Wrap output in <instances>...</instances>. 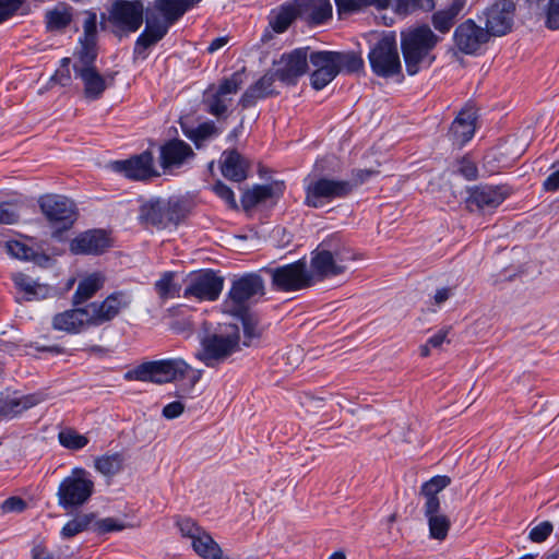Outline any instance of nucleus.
Instances as JSON below:
<instances>
[{"label": "nucleus", "mask_w": 559, "mask_h": 559, "mask_svg": "<svg viewBox=\"0 0 559 559\" xmlns=\"http://www.w3.org/2000/svg\"><path fill=\"white\" fill-rule=\"evenodd\" d=\"M202 371L192 369L181 358H169L145 361L126 373L127 380L153 382L156 384L169 383L180 379H188L189 384H182L175 395L180 399L191 396L194 385L201 379Z\"/></svg>", "instance_id": "1"}, {"label": "nucleus", "mask_w": 559, "mask_h": 559, "mask_svg": "<svg viewBox=\"0 0 559 559\" xmlns=\"http://www.w3.org/2000/svg\"><path fill=\"white\" fill-rule=\"evenodd\" d=\"M441 39L427 24L411 26L401 33V49L409 75L432 64L433 50Z\"/></svg>", "instance_id": "2"}, {"label": "nucleus", "mask_w": 559, "mask_h": 559, "mask_svg": "<svg viewBox=\"0 0 559 559\" xmlns=\"http://www.w3.org/2000/svg\"><path fill=\"white\" fill-rule=\"evenodd\" d=\"M352 260H354L352 249L337 235H333L312 251L310 273L314 276V282L336 276L346 271V262Z\"/></svg>", "instance_id": "3"}, {"label": "nucleus", "mask_w": 559, "mask_h": 559, "mask_svg": "<svg viewBox=\"0 0 559 559\" xmlns=\"http://www.w3.org/2000/svg\"><path fill=\"white\" fill-rule=\"evenodd\" d=\"M240 350V331L237 324H224L201 341V350L197 358L213 368Z\"/></svg>", "instance_id": "4"}, {"label": "nucleus", "mask_w": 559, "mask_h": 559, "mask_svg": "<svg viewBox=\"0 0 559 559\" xmlns=\"http://www.w3.org/2000/svg\"><path fill=\"white\" fill-rule=\"evenodd\" d=\"M265 294L263 278L257 273H247L231 282L229 292L223 302L226 313L247 314L250 307Z\"/></svg>", "instance_id": "5"}, {"label": "nucleus", "mask_w": 559, "mask_h": 559, "mask_svg": "<svg viewBox=\"0 0 559 559\" xmlns=\"http://www.w3.org/2000/svg\"><path fill=\"white\" fill-rule=\"evenodd\" d=\"M189 211L190 203L185 199H155L141 205L139 219L146 226L164 229L171 224L178 225L187 217Z\"/></svg>", "instance_id": "6"}, {"label": "nucleus", "mask_w": 559, "mask_h": 559, "mask_svg": "<svg viewBox=\"0 0 559 559\" xmlns=\"http://www.w3.org/2000/svg\"><path fill=\"white\" fill-rule=\"evenodd\" d=\"M94 492V481L84 468L75 467L59 485L58 503L63 509L78 508L86 503Z\"/></svg>", "instance_id": "7"}, {"label": "nucleus", "mask_w": 559, "mask_h": 559, "mask_svg": "<svg viewBox=\"0 0 559 559\" xmlns=\"http://www.w3.org/2000/svg\"><path fill=\"white\" fill-rule=\"evenodd\" d=\"M242 76L243 72L237 71L223 79L217 87L210 86L203 96L204 110L217 119H225L233 95H236L243 84Z\"/></svg>", "instance_id": "8"}, {"label": "nucleus", "mask_w": 559, "mask_h": 559, "mask_svg": "<svg viewBox=\"0 0 559 559\" xmlns=\"http://www.w3.org/2000/svg\"><path fill=\"white\" fill-rule=\"evenodd\" d=\"M305 204L319 209L335 199H343L353 192L348 180H335L326 177L313 178L305 187Z\"/></svg>", "instance_id": "9"}, {"label": "nucleus", "mask_w": 559, "mask_h": 559, "mask_svg": "<svg viewBox=\"0 0 559 559\" xmlns=\"http://www.w3.org/2000/svg\"><path fill=\"white\" fill-rule=\"evenodd\" d=\"M372 72L380 78L401 74L402 63L394 37L384 36L378 40L368 53Z\"/></svg>", "instance_id": "10"}, {"label": "nucleus", "mask_w": 559, "mask_h": 559, "mask_svg": "<svg viewBox=\"0 0 559 559\" xmlns=\"http://www.w3.org/2000/svg\"><path fill=\"white\" fill-rule=\"evenodd\" d=\"M38 204L51 227L55 228V237H59L61 231L69 229L76 219L75 204L63 195L40 197Z\"/></svg>", "instance_id": "11"}, {"label": "nucleus", "mask_w": 559, "mask_h": 559, "mask_svg": "<svg viewBox=\"0 0 559 559\" xmlns=\"http://www.w3.org/2000/svg\"><path fill=\"white\" fill-rule=\"evenodd\" d=\"M266 273L271 276L273 287L281 292H296L314 284V276L308 271L304 260L267 269Z\"/></svg>", "instance_id": "12"}, {"label": "nucleus", "mask_w": 559, "mask_h": 559, "mask_svg": "<svg viewBox=\"0 0 559 559\" xmlns=\"http://www.w3.org/2000/svg\"><path fill=\"white\" fill-rule=\"evenodd\" d=\"M185 298H195L199 301H215L218 299L224 278L212 270H201L188 275L185 281Z\"/></svg>", "instance_id": "13"}, {"label": "nucleus", "mask_w": 559, "mask_h": 559, "mask_svg": "<svg viewBox=\"0 0 559 559\" xmlns=\"http://www.w3.org/2000/svg\"><path fill=\"white\" fill-rule=\"evenodd\" d=\"M132 296L129 292L118 290L100 302H91L85 307L90 316V325L98 326L114 320L122 310L130 307Z\"/></svg>", "instance_id": "14"}, {"label": "nucleus", "mask_w": 559, "mask_h": 559, "mask_svg": "<svg viewBox=\"0 0 559 559\" xmlns=\"http://www.w3.org/2000/svg\"><path fill=\"white\" fill-rule=\"evenodd\" d=\"M143 14L142 0H116L109 10V22L120 31L133 33L141 27Z\"/></svg>", "instance_id": "15"}, {"label": "nucleus", "mask_w": 559, "mask_h": 559, "mask_svg": "<svg viewBox=\"0 0 559 559\" xmlns=\"http://www.w3.org/2000/svg\"><path fill=\"white\" fill-rule=\"evenodd\" d=\"M504 186H477L469 190L466 205L471 212L492 213L509 195Z\"/></svg>", "instance_id": "16"}, {"label": "nucleus", "mask_w": 559, "mask_h": 559, "mask_svg": "<svg viewBox=\"0 0 559 559\" xmlns=\"http://www.w3.org/2000/svg\"><path fill=\"white\" fill-rule=\"evenodd\" d=\"M515 4L512 0H499L484 11L485 31L489 36H503L513 25Z\"/></svg>", "instance_id": "17"}, {"label": "nucleus", "mask_w": 559, "mask_h": 559, "mask_svg": "<svg viewBox=\"0 0 559 559\" xmlns=\"http://www.w3.org/2000/svg\"><path fill=\"white\" fill-rule=\"evenodd\" d=\"M309 47L297 48L289 53H284L277 62L273 74L286 84H296L297 80L308 70Z\"/></svg>", "instance_id": "18"}, {"label": "nucleus", "mask_w": 559, "mask_h": 559, "mask_svg": "<svg viewBox=\"0 0 559 559\" xmlns=\"http://www.w3.org/2000/svg\"><path fill=\"white\" fill-rule=\"evenodd\" d=\"M112 168L132 180H147L159 176L154 168V157L150 151H144L126 160H116L112 163Z\"/></svg>", "instance_id": "19"}, {"label": "nucleus", "mask_w": 559, "mask_h": 559, "mask_svg": "<svg viewBox=\"0 0 559 559\" xmlns=\"http://www.w3.org/2000/svg\"><path fill=\"white\" fill-rule=\"evenodd\" d=\"M309 62L313 67V71L310 74L311 86L317 91L324 88L338 74L332 51H311L309 53Z\"/></svg>", "instance_id": "20"}, {"label": "nucleus", "mask_w": 559, "mask_h": 559, "mask_svg": "<svg viewBox=\"0 0 559 559\" xmlns=\"http://www.w3.org/2000/svg\"><path fill=\"white\" fill-rule=\"evenodd\" d=\"M488 32L478 26L473 20L461 23L454 31L453 39L460 51L475 53L489 39Z\"/></svg>", "instance_id": "21"}, {"label": "nucleus", "mask_w": 559, "mask_h": 559, "mask_svg": "<svg viewBox=\"0 0 559 559\" xmlns=\"http://www.w3.org/2000/svg\"><path fill=\"white\" fill-rule=\"evenodd\" d=\"M44 401L41 393L7 394L0 397V420L12 419Z\"/></svg>", "instance_id": "22"}, {"label": "nucleus", "mask_w": 559, "mask_h": 559, "mask_svg": "<svg viewBox=\"0 0 559 559\" xmlns=\"http://www.w3.org/2000/svg\"><path fill=\"white\" fill-rule=\"evenodd\" d=\"M298 17L308 25H321L332 17L330 0H294Z\"/></svg>", "instance_id": "23"}, {"label": "nucleus", "mask_w": 559, "mask_h": 559, "mask_svg": "<svg viewBox=\"0 0 559 559\" xmlns=\"http://www.w3.org/2000/svg\"><path fill=\"white\" fill-rule=\"evenodd\" d=\"M194 157L191 146L182 140L174 139L160 147V165L164 170L181 167L188 159Z\"/></svg>", "instance_id": "24"}, {"label": "nucleus", "mask_w": 559, "mask_h": 559, "mask_svg": "<svg viewBox=\"0 0 559 559\" xmlns=\"http://www.w3.org/2000/svg\"><path fill=\"white\" fill-rule=\"evenodd\" d=\"M110 246L104 230L94 229L81 234L70 243V250L75 254H100Z\"/></svg>", "instance_id": "25"}, {"label": "nucleus", "mask_w": 559, "mask_h": 559, "mask_svg": "<svg viewBox=\"0 0 559 559\" xmlns=\"http://www.w3.org/2000/svg\"><path fill=\"white\" fill-rule=\"evenodd\" d=\"M168 32V25L157 17L147 14L144 32L138 37L134 45V55L145 59L146 50L158 43Z\"/></svg>", "instance_id": "26"}, {"label": "nucleus", "mask_w": 559, "mask_h": 559, "mask_svg": "<svg viewBox=\"0 0 559 559\" xmlns=\"http://www.w3.org/2000/svg\"><path fill=\"white\" fill-rule=\"evenodd\" d=\"M52 328L71 334L80 333L90 325V316L84 308H74L57 313L52 318Z\"/></svg>", "instance_id": "27"}, {"label": "nucleus", "mask_w": 559, "mask_h": 559, "mask_svg": "<svg viewBox=\"0 0 559 559\" xmlns=\"http://www.w3.org/2000/svg\"><path fill=\"white\" fill-rule=\"evenodd\" d=\"M275 80L276 78L273 72H266L260 80L246 90L239 99V105L243 109H247L254 106L258 100L277 94L273 87Z\"/></svg>", "instance_id": "28"}, {"label": "nucleus", "mask_w": 559, "mask_h": 559, "mask_svg": "<svg viewBox=\"0 0 559 559\" xmlns=\"http://www.w3.org/2000/svg\"><path fill=\"white\" fill-rule=\"evenodd\" d=\"M222 174L235 182H241L248 177L249 164L237 151H225L222 154Z\"/></svg>", "instance_id": "29"}, {"label": "nucleus", "mask_w": 559, "mask_h": 559, "mask_svg": "<svg viewBox=\"0 0 559 559\" xmlns=\"http://www.w3.org/2000/svg\"><path fill=\"white\" fill-rule=\"evenodd\" d=\"M74 73L83 82L84 95L87 99H99L108 87L106 79L96 68L79 69Z\"/></svg>", "instance_id": "30"}, {"label": "nucleus", "mask_w": 559, "mask_h": 559, "mask_svg": "<svg viewBox=\"0 0 559 559\" xmlns=\"http://www.w3.org/2000/svg\"><path fill=\"white\" fill-rule=\"evenodd\" d=\"M476 112L473 108H465L460 111L452 122L450 133L460 145L468 142L475 132Z\"/></svg>", "instance_id": "31"}, {"label": "nucleus", "mask_w": 559, "mask_h": 559, "mask_svg": "<svg viewBox=\"0 0 559 559\" xmlns=\"http://www.w3.org/2000/svg\"><path fill=\"white\" fill-rule=\"evenodd\" d=\"M199 1L200 0H156L154 8L163 14V22L169 27Z\"/></svg>", "instance_id": "32"}, {"label": "nucleus", "mask_w": 559, "mask_h": 559, "mask_svg": "<svg viewBox=\"0 0 559 559\" xmlns=\"http://www.w3.org/2000/svg\"><path fill=\"white\" fill-rule=\"evenodd\" d=\"M464 0H453L449 7L435 12L431 16V23L436 31L447 34L453 27L457 15L463 10Z\"/></svg>", "instance_id": "33"}, {"label": "nucleus", "mask_w": 559, "mask_h": 559, "mask_svg": "<svg viewBox=\"0 0 559 559\" xmlns=\"http://www.w3.org/2000/svg\"><path fill=\"white\" fill-rule=\"evenodd\" d=\"M105 277L100 273H93L83 278L73 294L72 300L75 306L91 299L99 289L103 288Z\"/></svg>", "instance_id": "34"}, {"label": "nucleus", "mask_w": 559, "mask_h": 559, "mask_svg": "<svg viewBox=\"0 0 559 559\" xmlns=\"http://www.w3.org/2000/svg\"><path fill=\"white\" fill-rule=\"evenodd\" d=\"M297 17L295 5L285 3L271 11L269 24L274 32L284 33Z\"/></svg>", "instance_id": "35"}, {"label": "nucleus", "mask_w": 559, "mask_h": 559, "mask_svg": "<svg viewBox=\"0 0 559 559\" xmlns=\"http://www.w3.org/2000/svg\"><path fill=\"white\" fill-rule=\"evenodd\" d=\"M337 73H357L364 69V59L354 51H332Z\"/></svg>", "instance_id": "36"}, {"label": "nucleus", "mask_w": 559, "mask_h": 559, "mask_svg": "<svg viewBox=\"0 0 559 559\" xmlns=\"http://www.w3.org/2000/svg\"><path fill=\"white\" fill-rule=\"evenodd\" d=\"M46 27L50 32H60L67 28L72 22V8L59 4L46 12Z\"/></svg>", "instance_id": "37"}, {"label": "nucleus", "mask_w": 559, "mask_h": 559, "mask_svg": "<svg viewBox=\"0 0 559 559\" xmlns=\"http://www.w3.org/2000/svg\"><path fill=\"white\" fill-rule=\"evenodd\" d=\"M192 547L204 559L216 558L222 554L219 545L204 530L192 539Z\"/></svg>", "instance_id": "38"}, {"label": "nucleus", "mask_w": 559, "mask_h": 559, "mask_svg": "<svg viewBox=\"0 0 559 559\" xmlns=\"http://www.w3.org/2000/svg\"><path fill=\"white\" fill-rule=\"evenodd\" d=\"M15 286L24 292L27 300L44 298L48 292V287L35 283L31 277L23 273H16L12 276Z\"/></svg>", "instance_id": "39"}, {"label": "nucleus", "mask_w": 559, "mask_h": 559, "mask_svg": "<svg viewBox=\"0 0 559 559\" xmlns=\"http://www.w3.org/2000/svg\"><path fill=\"white\" fill-rule=\"evenodd\" d=\"M221 132L215 122L210 120L186 131L185 134L195 144L197 148H200L205 141L216 138Z\"/></svg>", "instance_id": "40"}, {"label": "nucleus", "mask_w": 559, "mask_h": 559, "mask_svg": "<svg viewBox=\"0 0 559 559\" xmlns=\"http://www.w3.org/2000/svg\"><path fill=\"white\" fill-rule=\"evenodd\" d=\"M80 49L78 50V60L73 63V70L96 68L94 62L97 58V41L80 40Z\"/></svg>", "instance_id": "41"}, {"label": "nucleus", "mask_w": 559, "mask_h": 559, "mask_svg": "<svg viewBox=\"0 0 559 559\" xmlns=\"http://www.w3.org/2000/svg\"><path fill=\"white\" fill-rule=\"evenodd\" d=\"M273 195L274 188L272 186H254L251 190L243 193L241 202L245 209H252L273 198Z\"/></svg>", "instance_id": "42"}, {"label": "nucleus", "mask_w": 559, "mask_h": 559, "mask_svg": "<svg viewBox=\"0 0 559 559\" xmlns=\"http://www.w3.org/2000/svg\"><path fill=\"white\" fill-rule=\"evenodd\" d=\"M123 456L120 453L106 454L95 460V468L106 476H111L122 469Z\"/></svg>", "instance_id": "43"}, {"label": "nucleus", "mask_w": 559, "mask_h": 559, "mask_svg": "<svg viewBox=\"0 0 559 559\" xmlns=\"http://www.w3.org/2000/svg\"><path fill=\"white\" fill-rule=\"evenodd\" d=\"M95 514L86 513L79 514L62 527L61 535L63 538H71L78 535L79 533L87 530L94 522Z\"/></svg>", "instance_id": "44"}, {"label": "nucleus", "mask_w": 559, "mask_h": 559, "mask_svg": "<svg viewBox=\"0 0 559 559\" xmlns=\"http://www.w3.org/2000/svg\"><path fill=\"white\" fill-rule=\"evenodd\" d=\"M174 272H165L155 283L154 288L162 299L175 298L180 296V286L174 282Z\"/></svg>", "instance_id": "45"}, {"label": "nucleus", "mask_w": 559, "mask_h": 559, "mask_svg": "<svg viewBox=\"0 0 559 559\" xmlns=\"http://www.w3.org/2000/svg\"><path fill=\"white\" fill-rule=\"evenodd\" d=\"M58 439L62 447L70 450L83 449L88 443V439L85 436L80 435L71 428L61 430L58 435Z\"/></svg>", "instance_id": "46"}, {"label": "nucleus", "mask_w": 559, "mask_h": 559, "mask_svg": "<svg viewBox=\"0 0 559 559\" xmlns=\"http://www.w3.org/2000/svg\"><path fill=\"white\" fill-rule=\"evenodd\" d=\"M430 536L435 539L443 540L450 530V520L444 514H436L427 518Z\"/></svg>", "instance_id": "47"}, {"label": "nucleus", "mask_w": 559, "mask_h": 559, "mask_svg": "<svg viewBox=\"0 0 559 559\" xmlns=\"http://www.w3.org/2000/svg\"><path fill=\"white\" fill-rule=\"evenodd\" d=\"M238 317L241 319L243 329V345L249 347L261 337L262 329L252 317L248 316V313Z\"/></svg>", "instance_id": "48"}, {"label": "nucleus", "mask_w": 559, "mask_h": 559, "mask_svg": "<svg viewBox=\"0 0 559 559\" xmlns=\"http://www.w3.org/2000/svg\"><path fill=\"white\" fill-rule=\"evenodd\" d=\"M451 483V478L448 476H435L428 481L424 483L420 488L423 496L438 497V493L443 490Z\"/></svg>", "instance_id": "49"}, {"label": "nucleus", "mask_w": 559, "mask_h": 559, "mask_svg": "<svg viewBox=\"0 0 559 559\" xmlns=\"http://www.w3.org/2000/svg\"><path fill=\"white\" fill-rule=\"evenodd\" d=\"M5 250L10 255L21 260L28 261L35 258L34 250L20 241H8Z\"/></svg>", "instance_id": "50"}, {"label": "nucleus", "mask_w": 559, "mask_h": 559, "mask_svg": "<svg viewBox=\"0 0 559 559\" xmlns=\"http://www.w3.org/2000/svg\"><path fill=\"white\" fill-rule=\"evenodd\" d=\"M83 23V36L80 40L97 41V17L95 13L86 12Z\"/></svg>", "instance_id": "51"}, {"label": "nucleus", "mask_w": 559, "mask_h": 559, "mask_svg": "<svg viewBox=\"0 0 559 559\" xmlns=\"http://www.w3.org/2000/svg\"><path fill=\"white\" fill-rule=\"evenodd\" d=\"M552 530L551 522L544 521L530 531L528 538L534 543H543L550 536Z\"/></svg>", "instance_id": "52"}, {"label": "nucleus", "mask_w": 559, "mask_h": 559, "mask_svg": "<svg viewBox=\"0 0 559 559\" xmlns=\"http://www.w3.org/2000/svg\"><path fill=\"white\" fill-rule=\"evenodd\" d=\"M124 525L114 518H106L93 522V530L98 534L122 531Z\"/></svg>", "instance_id": "53"}, {"label": "nucleus", "mask_w": 559, "mask_h": 559, "mask_svg": "<svg viewBox=\"0 0 559 559\" xmlns=\"http://www.w3.org/2000/svg\"><path fill=\"white\" fill-rule=\"evenodd\" d=\"M25 0H0V24L16 14Z\"/></svg>", "instance_id": "54"}, {"label": "nucleus", "mask_w": 559, "mask_h": 559, "mask_svg": "<svg viewBox=\"0 0 559 559\" xmlns=\"http://www.w3.org/2000/svg\"><path fill=\"white\" fill-rule=\"evenodd\" d=\"M71 59L63 58L61 60L60 67L56 70L51 80L57 82L62 86H68L71 82V70H70Z\"/></svg>", "instance_id": "55"}, {"label": "nucleus", "mask_w": 559, "mask_h": 559, "mask_svg": "<svg viewBox=\"0 0 559 559\" xmlns=\"http://www.w3.org/2000/svg\"><path fill=\"white\" fill-rule=\"evenodd\" d=\"M455 171L467 180H475L478 177V168L476 164L467 157L462 158L457 163Z\"/></svg>", "instance_id": "56"}, {"label": "nucleus", "mask_w": 559, "mask_h": 559, "mask_svg": "<svg viewBox=\"0 0 559 559\" xmlns=\"http://www.w3.org/2000/svg\"><path fill=\"white\" fill-rule=\"evenodd\" d=\"M177 526L179 527L182 536L191 539L195 538V536L203 530L190 518L179 519L177 521Z\"/></svg>", "instance_id": "57"}, {"label": "nucleus", "mask_w": 559, "mask_h": 559, "mask_svg": "<svg viewBox=\"0 0 559 559\" xmlns=\"http://www.w3.org/2000/svg\"><path fill=\"white\" fill-rule=\"evenodd\" d=\"M213 191L215 192V194L217 197H219L222 200H224L230 209L237 207L235 194H234L233 190L227 185H225L222 181H217L213 186Z\"/></svg>", "instance_id": "58"}, {"label": "nucleus", "mask_w": 559, "mask_h": 559, "mask_svg": "<svg viewBox=\"0 0 559 559\" xmlns=\"http://www.w3.org/2000/svg\"><path fill=\"white\" fill-rule=\"evenodd\" d=\"M397 11L407 14L418 8H432V0H396Z\"/></svg>", "instance_id": "59"}, {"label": "nucleus", "mask_w": 559, "mask_h": 559, "mask_svg": "<svg viewBox=\"0 0 559 559\" xmlns=\"http://www.w3.org/2000/svg\"><path fill=\"white\" fill-rule=\"evenodd\" d=\"M20 218L16 207L10 203H0V224H15Z\"/></svg>", "instance_id": "60"}, {"label": "nucleus", "mask_w": 559, "mask_h": 559, "mask_svg": "<svg viewBox=\"0 0 559 559\" xmlns=\"http://www.w3.org/2000/svg\"><path fill=\"white\" fill-rule=\"evenodd\" d=\"M546 24L551 29H559V0H550Z\"/></svg>", "instance_id": "61"}, {"label": "nucleus", "mask_w": 559, "mask_h": 559, "mask_svg": "<svg viewBox=\"0 0 559 559\" xmlns=\"http://www.w3.org/2000/svg\"><path fill=\"white\" fill-rule=\"evenodd\" d=\"M340 14H349L366 7L361 0H334Z\"/></svg>", "instance_id": "62"}, {"label": "nucleus", "mask_w": 559, "mask_h": 559, "mask_svg": "<svg viewBox=\"0 0 559 559\" xmlns=\"http://www.w3.org/2000/svg\"><path fill=\"white\" fill-rule=\"evenodd\" d=\"M185 412V404L181 401H174L163 407L162 415L166 419L178 418Z\"/></svg>", "instance_id": "63"}, {"label": "nucleus", "mask_w": 559, "mask_h": 559, "mask_svg": "<svg viewBox=\"0 0 559 559\" xmlns=\"http://www.w3.org/2000/svg\"><path fill=\"white\" fill-rule=\"evenodd\" d=\"M26 502L20 497H10L2 502L1 509L3 512H22L26 509Z\"/></svg>", "instance_id": "64"}]
</instances>
